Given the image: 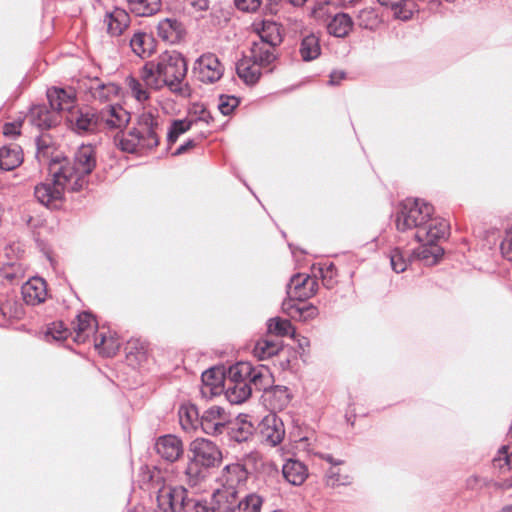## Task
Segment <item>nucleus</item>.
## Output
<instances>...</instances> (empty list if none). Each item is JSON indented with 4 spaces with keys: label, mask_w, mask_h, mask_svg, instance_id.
<instances>
[{
    "label": "nucleus",
    "mask_w": 512,
    "mask_h": 512,
    "mask_svg": "<svg viewBox=\"0 0 512 512\" xmlns=\"http://www.w3.org/2000/svg\"><path fill=\"white\" fill-rule=\"evenodd\" d=\"M96 167L95 150L91 145L80 146L73 161L60 154L53 156L48 165L51 179L34 189L36 199L45 206H56L65 192H78L88 185V175Z\"/></svg>",
    "instance_id": "obj_1"
},
{
    "label": "nucleus",
    "mask_w": 512,
    "mask_h": 512,
    "mask_svg": "<svg viewBox=\"0 0 512 512\" xmlns=\"http://www.w3.org/2000/svg\"><path fill=\"white\" fill-rule=\"evenodd\" d=\"M224 72V67L216 55L207 53L201 55L195 62L193 73L195 78L205 84L218 81Z\"/></svg>",
    "instance_id": "obj_6"
},
{
    "label": "nucleus",
    "mask_w": 512,
    "mask_h": 512,
    "mask_svg": "<svg viewBox=\"0 0 512 512\" xmlns=\"http://www.w3.org/2000/svg\"><path fill=\"white\" fill-rule=\"evenodd\" d=\"M48 334L55 340H64L68 336V330L64 328L62 323H53L52 327L48 329Z\"/></svg>",
    "instance_id": "obj_56"
},
{
    "label": "nucleus",
    "mask_w": 512,
    "mask_h": 512,
    "mask_svg": "<svg viewBox=\"0 0 512 512\" xmlns=\"http://www.w3.org/2000/svg\"><path fill=\"white\" fill-rule=\"evenodd\" d=\"M184 33L183 25L174 18H165L157 25V35L170 44L178 43L183 38Z\"/></svg>",
    "instance_id": "obj_22"
},
{
    "label": "nucleus",
    "mask_w": 512,
    "mask_h": 512,
    "mask_svg": "<svg viewBox=\"0 0 512 512\" xmlns=\"http://www.w3.org/2000/svg\"><path fill=\"white\" fill-rule=\"evenodd\" d=\"M253 427L250 424L243 423L238 428H233L231 438L236 442H244L252 435Z\"/></svg>",
    "instance_id": "obj_52"
},
{
    "label": "nucleus",
    "mask_w": 512,
    "mask_h": 512,
    "mask_svg": "<svg viewBox=\"0 0 512 512\" xmlns=\"http://www.w3.org/2000/svg\"><path fill=\"white\" fill-rule=\"evenodd\" d=\"M192 459L208 469L218 466L222 461V453L218 446L207 439L197 438L190 446Z\"/></svg>",
    "instance_id": "obj_7"
},
{
    "label": "nucleus",
    "mask_w": 512,
    "mask_h": 512,
    "mask_svg": "<svg viewBox=\"0 0 512 512\" xmlns=\"http://www.w3.org/2000/svg\"><path fill=\"white\" fill-rule=\"evenodd\" d=\"M263 67L254 63L250 56L242 58L236 65L238 76L248 85L258 82Z\"/></svg>",
    "instance_id": "obj_28"
},
{
    "label": "nucleus",
    "mask_w": 512,
    "mask_h": 512,
    "mask_svg": "<svg viewBox=\"0 0 512 512\" xmlns=\"http://www.w3.org/2000/svg\"><path fill=\"white\" fill-rule=\"evenodd\" d=\"M208 474L209 469L207 467L190 458L184 470L185 482L189 486L195 487L205 481Z\"/></svg>",
    "instance_id": "obj_33"
},
{
    "label": "nucleus",
    "mask_w": 512,
    "mask_h": 512,
    "mask_svg": "<svg viewBox=\"0 0 512 512\" xmlns=\"http://www.w3.org/2000/svg\"><path fill=\"white\" fill-rule=\"evenodd\" d=\"M318 289L316 278L306 274H295L287 285L289 297L304 301L314 296Z\"/></svg>",
    "instance_id": "obj_9"
},
{
    "label": "nucleus",
    "mask_w": 512,
    "mask_h": 512,
    "mask_svg": "<svg viewBox=\"0 0 512 512\" xmlns=\"http://www.w3.org/2000/svg\"><path fill=\"white\" fill-rule=\"evenodd\" d=\"M189 499L184 486L164 483L157 492L158 507L163 512H182Z\"/></svg>",
    "instance_id": "obj_5"
},
{
    "label": "nucleus",
    "mask_w": 512,
    "mask_h": 512,
    "mask_svg": "<svg viewBox=\"0 0 512 512\" xmlns=\"http://www.w3.org/2000/svg\"><path fill=\"white\" fill-rule=\"evenodd\" d=\"M500 249L503 257L508 261H512V227L506 232Z\"/></svg>",
    "instance_id": "obj_54"
},
{
    "label": "nucleus",
    "mask_w": 512,
    "mask_h": 512,
    "mask_svg": "<svg viewBox=\"0 0 512 512\" xmlns=\"http://www.w3.org/2000/svg\"><path fill=\"white\" fill-rule=\"evenodd\" d=\"M345 78V73L343 71H333L330 74L329 83L331 85L339 84L341 80Z\"/></svg>",
    "instance_id": "obj_63"
},
{
    "label": "nucleus",
    "mask_w": 512,
    "mask_h": 512,
    "mask_svg": "<svg viewBox=\"0 0 512 512\" xmlns=\"http://www.w3.org/2000/svg\"><path fill=\"white\" fill-rule=\"evenodd\" d=\"M299 53L305 62L318 58L321 54L319 38L315 34H309L303 37L300 43Z\"/></svg>",
    "instance_id": "obj_34"
},
{
    "label": "nucleus",
    "mask_w": 512,
    "mask_h": 512,
    "mask_svg": "<svg viewBox=\"0 0 512 512\" xmlns=\"http://www.w3.org/2000/svg\"><path fill=\"white\" fill-rule=\"evenodd\" d=\"M433 206L423 199L404 200L396 216V228L400 232L415 229V239L419 243H432L444 239L449 232L448 222L433 217Z\"/></svg>",
    "instance_id": "obj_3"
},
{
    "label": "nucleus",
    "mask_w": 512,
    "mask_h": 512,
    "mask_svg": "<svg viewBox=\"0 0 512 512\" xmlns=\"http://www.w3.org/2000/svg\"><path fill=\"white\" fill-rule=\"evenodd\" d=\"M23 162L22 148L17 144H10L0 148V169L10 171Z\"/></svg>",
    "instance_id": "obj_26"
},
{
    "label": "nucleus",
    "mask_w": 512,
    "mask_h": 512,
    "mask_svg": "<svg viewBox=\"0 0 512 512\" xmlns=\"http://www.w3.org/2000/svg\"><path fill=\"white\" fill-rule=\"evenodd\" d=\"M261 2V0H235V5L239 10L254 12L260 7Z\"/></svg>",
    "instance_id": "obj_55"
},
{
    "label": "nucleus",
    "mask_w": 512,
    "mask_h": 512,
    "mask_svg": "<svg viewBox=\"0 0 512 512\" xmlns=\"http://www.w3.org/2000/svg\"><path fill=\"white\" fill-rule=\"evenodd\" d=\"M259 432L262 441L269 446H277L285 436L282 420L275 414H268L259 423Z\"/></svg>",
    "instance_id": "obj_10"
},
{
    "label": "nucleus",
    "mask_w": 512,
    "mask_h": 512,
    "mask_svg": "<svg viewBox=\"0 0 512 512\" xmlns=\"http://www.w3.org/2000/svg\"><path fill=\"white\" fill-rule=\"evenodd\" d=\"M382 6L389 8L396 19L409 20L419 6L414 0H377Z\"/></svg>",
    "instance_id": "obj_24"
},
{
    "label": "nucleus",
    "mask_w": 512,
    "mask_h": 512,
    "mask_svg": "<svg viewBox=\"0 0 512 512\" xmlns=\"http://www.w3.org/2000/svg\"><path fill=\"white\" fill-rule=\"evenodd\" d=\"M281 349L282 345L279 341L260 339L256 342L253 353L257 358L264 360L278 354Z\"/></svg>",
    "instance_id": "obj_40"
},
{
    "label": "nucleus",
    "mask_w": 512,
    "mask_h": 512,
    "mask_svg": "<svg viewBox=\"0 0 512 512\" xmlns=\"http://www.w3.org/2000/svg\"><path fill=\"white\" fill-rule=\"evenodd\" d=\"M47 98L50 108L58 114L64 111L69 114L74 109L75 95L72 90L53 87L47 90Z\"/></svg>",
    "instance_id": "obj_20"
},
{
    "label": "nucleus",
    "mask_w": 512,
    "mask_h": 512,
    "mask_svg": "<svg viewBox=\"0 0 512 512\" xmlns=\"http://www.w3.org/2000/svg\"><path fill=\"white\" fill-rule=\"evenodd\" d=\"M190 5L195 11H207L209 9V0H191Z\"/></svg>",
    "instance_id": "obj_61"
},
{
    "label": "nucleus",
    "mask_w": 512,
    "mask_h": 512,
    "mask_svg": "<svg viewBox=\"0 0 512 512\" xmlns=\"http://www.w3.org/2000/svg\"><path fill=\"white\" fill-rule=\"evenodd\" d=\"M390 265L396 273L404 272L411 261V256L405 257L404 252L399 248H394L389 254Z\"/></svg>",
    "instance_id": "obj_48"
},
{
    "label": "nucleus",
    "mask_w": 512,
    "mask_h": 512,
    "mask_svg": "<svg viewBox=\"0 0 512 512\" xmlns=\"http://www.w3.org/2000/svg\"><path fill=\"white\" fill-rule=\"evenodd\" d=\"M192 121L187 119L174 120L167 132V140L170 144L174 143L178 137L190 130Z\"/></svg>",
    "instance_id": "obj_49"
},
{
    "label": "nucleus",
    "mask_w": 512,
    "mask_h": 512,
    "mask_svg": "<svg viewBox=\"0 0 512 512\" xmlns=\"http://www.w3.org/2000/svg\"><path fill=\"white\" fill-rule=\"evenodd\" d=\"M313 273L315 276L317 274L320 275V277L322 278L323 285L328 289L333 288L337 282L336 281V276H337L336 267L331 262L319 263L317 266L314 265Z\"/></svg>",
    "instance_id": "obj_43"
},
{
    "label": "nucleus",
    "mask_w": 512,
    "mask_h": 512,
    "mask_svg": "<svg viewBox=\"0 0 512 512\" xmlns=\"http://www.w3.org/2000/svg\"><path fill=\"white\" fill-rule=\"evenodd\" d=\"M284 479L294 486L302 485L307 479L309 472L307 466L298 459H287L282 466Z\"/></svg>",
    "instance_id": "obj_21"
},
{
    "label": "nucleus",
    "mask_w": 512,
    "mask_h": 512,
    "mask_svg": "<svg viewBox=\"0 0 512 512\" xmlns=\"http://www.w3.org/2000/svg\"><path fill=\"white\" fill-rule=\"evenodd\" d=\"M229 422V415L219 406L206 409L200 417V426L204 433L209 435L221 434Z\"/></svg>",
    "instance_id": "obj_11"
},
{
    "label": "nucleus",
    "mask_w": 512,
    "mask_h": 512,
    "mask_svg": "<svg viewBox=\"0 0 512 512\" xmlns=\"http://www.w3.org/2000/svg\"><path fill=\"white\" fill-rule=\"evenodd\" d=\"M254 30L258 36L259 42L267 44L268 47H279L283 41L280 25L270 20H264L261 23L254 24Z\"/></svg>",
    "instance_id": "obj_17"
},
{
    "label": "nucleus",
    "mask_w": 512,
    "mask_h": 512,
    "mask_svg": "<svg viewBox=\"0 0 512 512\" xmlns=\"http://www.w3.org/2000/svg\"><path fill=\"white\" fill-rule=\"evenodd\" d=\"M358 25L365 29H374L378 25V16L373 9H363L357 17Z\"/></svg>",
    "instance_id": "obj_50"
},
{
    "label": "nucleus",
    "mask_w": 512,
    "mask_h": 512,
    "mask_svg": "<svg viewBox=\"0 0 512 512\" xmlns=\"http://www.w3.org/2000/svg\"><path fill=\"white\" fill-rule=\"evenodd\" d=\"M298 343L301 349H305L306 347L309 346V340L306 337L298 339Z\"/></svg>",
    "instance_id": "obj_64"
},
{
    "label": "nucleus",
    "mask_w": 512,
    "mask_h": 512,
    "mask_svg": "<svg viewBox=\"0 0 512 512\" xmlns=\"http://www.w3.org/2000/svg\"><path fill=\"white\" fill-rule=\"evenodd\" d=\"M251 370V363L249 362H238L231 366L228 371V376L225 377V381H236L248 382V376Z\"/></svg>",
    "instance_id": "obj_45"
},
{
    "label": "nucleus",
    "mask_w": 512,
    "mask_h": 512,
    "mask_svg": "<svg viewBox=\"0 0 512 512\" xmlns=\"http://www.w3.org/2000/svg\"><path fill=\"white\" fill-rule=\"evenodd\" d=\"M318 456L330 464V466H341L344 461L341 459L334 458L331 454L319 453Z\"/></svg>",
    "instance_id": "obj_62"
},
{
    "label": "nucleus",
    "mask_w": 512,
    "mask_h": 512,
    "mask_svg": "<svg viewBox=\"0 0 512 512\" xmlns=\"http://www.w3.org/2000/svg\"><path fill=\"white\" fill-rule=\"evenodd\" d=\"M318 315V309L313 305L301 306L298 318L301 321L314 319Z\"/></svg>",
    "instance_id": "obj_57"
},
{
    "label": "nucleus",
    "mask_w": 512,
    "mask_h": 512,
    "mask_svg": "<svg viewBox=\"0 0 512 512\" xmlns=\"http://www.w3.org/2000/svg\"><path fill=\"white\" fill-rule=\"evenodd\" d=\"M237 512H261L263 499L256 493H249L243 499H238Z\"/></svg>",
    "instance_id": "obj_46"
},
{
    "label": "nucleus",
    "mask_w": 512,
    "mask_h": 512,
    "mask_svg": "<svg viewBox=\"0 0 512 512\" xmlns=\"http://www.w3.org/2000/svg\"><path fill=\"white\" fill-rule=\"evenodd\" d=\"M95 347L100 353L110 357L114 355L118 349V343L113 337H107L105 334L100 333L95 336Z\"/></svg>",
    "instance_id": "obj_47"
},
{
    "label": "nucleus",
    "mask_w": 512,
    "mask_h": 512,
    "mask_svg": "<svg viewBox=\"0 0 512 512\" xmlns=\"http://www.w3.org/2000/svg\"><path fill=\"white\" fill-rule=\"evenodd\" d=\"M239 103V98L233 95L223 94L219 96L218 109L223 115L227 116L234 111V109L239 105Z\"/></svg>",
    "instance_id": "obj_51"
},
{
    "label": "nucleus",
    "mask_w": 512,
    "mask_h": 512,
    "mask_svg": "<svg viewBox=\"0 0 512 512\" xmlns=\"http://www.w3.org/2000/svg\"><path fill=\"white\" fill-rule=\"evenodd\" d=\"M100 128L120 129L130 121V114L122 106L108 105L98 112Z\"/></svg>",
    "instance_id": "obj_12"
},
{
    "label": "nucleus",
    "mask_w": 512,
    "mask_h": 512,
    "mask_svg": "<svg viewBox=\"0 0 512 512\" xmlns=\"http://www.w3.org/2000/svg\"><path fill=\"white\" fill-rule=\"evenodd\" d=\"M97 329V322L93 315L89 312H82L77 316V320L74 326L75 330V341L85 342L86 339L94 334Z\"/></svg>",
    "instance_id": "obj_29"
},
{
    "label": "nucleus",
    "mask_w": 512,
    "mask_h": 512,
    "mask_svg": "<svg viewBox=\"0 0 512 512\" xmlns=\"http://www.w3.org/2000/svg\"><path fill=\"white\" fill-rule=\"evenodd\" d=\"M278 47H268L267 44H262L253 41L250 47V57L253 62L262 66L263 68L270 67L278 58Z\"/></svg>",
    "instance_id": "obj_23"
},
{
    "label": "nucleus",
    "mask_w": 512,
    "mask_h": 512,
    "mask_svg": "<svg viewBox=\"0 0 512 512\" xmlns=\"http://www.w3.org/2000/svg\"><path fill=\"white\" fill-rule=\"evenodd\" d=\"M133 53L141 58L149 57L154 49L153 38L145 32H136L129 41Z\"/></svg>",
    "instance_id": "obj_32"
},
{
    "label": "nucleus",
    "mask_w": 512,
    "mask_h": 512,
    "mask_svg": "<svg viewBox=\"0 0 512 512\" xmlns=\"http://www.w3.org/2000/svg\"><path fill=\"white\" fill-rule=\"evenodd\" d=\"M353 21L346 13L336 14L328 24V31L335 37H345L352 30Z\"/></svg>",
    "instance_id": "obj_35"
},
{
    "label": "nucleus",
    "mask_w": 512,
    "mask_h": 512,
    "mask_svg": "<svg viewBox=\"0 0 512 512\" xmlns=\"http://www.w3.org/2000/svg\"><path fill=\"white\" fill-rule=\"evenodd\" d=\"M272 382V375L266 366H252L248 376V383L255 390L267 391L270 388Z\"/></svg>",
    "instance_id": "obj_31"
},
{
    "label": "nucleus",
    "mask_w": 512,
    "mask_h": 512,
    "mask_svg": "<svg viewBox=\"0 0 512 512\" xmlns=\"http://www.w3.org/2000/svg\"><path fill=\"white\" fill-rule=\"evenodd\" d=\"M238 491L218 488L212 495L211 508L213 512H237Z\"/></svg>",
    "instance_id": "obj_19"
},
{
    "label": "nucleus",
    "mask_w": 512,
    "mask_h": 512,
    "mask_svg": "<svg viewBox=\"0 0 512 512\" xmlns=\"http://www.w3.org/2000/svg\"><path fill=\"white\" fill-rule=\"evenodd\" d=\"M104 22L107 25V32L111 36H120L128 28L130 16L125 10L115 8L106 14Z\"/></svg>",
    "instance_id": "obj_25"
},
{
    "label": "nucleus",
    "mask_w": 512,
    "mask_h": 512,
    "mask_svg": "<svg viewBox=\"0 0 512 512\" xmlns=\"http://www.w3.org/2000/svg\"><path fill=\"white\" fill-rule=\"evenodd\" d=\"M201 381L200 393L206 399L218 396L224 391L226 381L221 369L210 368L204 371Z\"/></svg>",
    "instance_id": "obj_15"
},
{
    "label": "nucleus",
    "mask_w": 512,
    "mask_h": 512,
    "mask_svg": "<svg viewBox=\"0 0 512 512\" xmlns=\"http://www.w3.org/2000/svg\"><path fill=\"white\" fill-rule=\"evenodd\" d=\"M179 421L182 428L186 431L196 428L200 424L199 412L195 405L185 404L179 408Z\"/></svg>",
    "instance_id": "obj_38"
},
{
    "label": "nucleus",
    "mask_w": 512,
    "mask_h": 512,
    "mask_svg": "<svg viewBox=\"0 0 512 512\" xmlns=\"http://www.w3.org/2000/svg\"><path fill=\"white\" fill-rule=\"evenodd\" d=\"M182 512H213L211 507L199 500L189 498Z\"/></svg>",
    "instance_id": "obj_53"
},
{
    "label": "nucleus",
    "mask_w": 512,
    "mask_h": 512,
    "mask_svg": "<svg viewBox=\"0 0 512 512\" xmlns=\"http://www.w3.org/2000/svg\"><path fill=\"white\" fill-rule=\"evenodd\" d=\"M223 393L231 404H240L249 398L252 387L248 382L226 381Z\"/></svg>",
    "instance_id": "obj_27"
},
{
    "label": "nucleus",
    "mask_w": 512,
    "mask_h": 512,
    "mask_svg": "<svg viewBox=\"0 0 512 512\" xmlns=\"http://www.w3.org/2000/svg\"><path fill=\"white\" fill-rule=\"evenodd\" d=\"M187 62L177 51H166L156 59L147 61L138 70V76L126 79L133 98L139 103L150 99V90L160 91L167 88L178 97H189L191 89L185 78Z\"/></svg>",
    "instance_id": "obj_2"
},
{
    "label": "nucleus",
    "mask_w": 512,
    "mask_h": 512,
    "mask_svg": "<svg viewBox=\"0 0 512 512\" xmlns=\"http://www.w3.org/2000/svg\"><path fill=\"white\" fill-rule=\"evenodd\" d=\"M161 131L160 116L145 111L138 116L131 129L118 133L114 141L123 152L143 154L158 146Z\"/></svg>",
    "instance_id": "obj_4"
},
{
    "label": "nucleus",
    "mask_w": 512,
    "mask_h": 512,
    "mask_svg": "<svg viewBox=\"0 0 512 512\" xmlns=\"http://www.w3.org/2000/svg\"><path fill=\"white\" fill-rule=\"evenodd\" d=\"M270 405L274 409H283L290 402V393L286 386L277 385L266 391Z\"/></svg>",
    "instance_id": "obj_37"
},
{
    "label": "nucleus",
    "mask_w": 512,
    "mask_h": 512,
    "mask_svg": "<svg viewBox=\"0 0 512 512\" xmlns=\"http://www.w3.org/2000/svg\"><path fill=\"white\" fill-rule=\"evenodd\" d=\"M30 123L41 130L49 129L58 123V113L45 104L34 105L28 114Z\"/></svg>",
    "instance_id": "obj_18"
},
{
    "label": "nucleus",
    "mask_w": 512,
    "mask_h": 512,
    "mask_svg": "<svg viewBox=\"0 0 512 512\" xmlns=\"http://www.w3.org/2000/svg\"><path fill=\"white\" fill-rule=\"evenodd\" d=\"M293 300H294V298L290 297V300L284 301L282 304V310L289 317L297 319L300 309H301V306L294 304Z\"/></svg>",
    "instance_id": "obj_58"
},
{
    "label": "nucleus",
    "mask_w": 512,
    "mask_h": 512,
    "mask_svg": "<svg viewBox=\"0 0 512 512\" xmlns=\"http://www.w3.org/2000/svg\"><path fill=\"white\" fill-rule=\"evenodd\" d=\"M90 94L94 100L104 103L118 97L120 88L115 83H101L95 80L90 86Z\"/></svg>",
    "instance_id": "obj_30"
},
{
    "label": "nucleus",
    "mask_w": 512,
    "mask_h": 512,
    "mask_svg": "<svg viewBox=\"0 0 512 512\" xmlns=\"http://www.w3.org/2000/svg\"><path fill=\"white\" fill-rule=\"evenodd\" d=\"M437 241L432 243H421L422 246L414 251L413 255L426 262V264L432 265L437 263L440 257H442L444 250L438 246Z\"/></svg>",
    "instance_id": "obj_36"
},
{
    "label": "nucleus",
    "mask_w": 512,
    "mask_h": 512,
    "mask_svg": "<svg viewBox=\"0 0 512 512\" xmlns=\"http://www.w3.org/2000/svg\"><path fill=\"white\" fill-rule=\"evenodd\" d=\"M268 332L276 336H290L296 338V332L291 322L287 319H281L279 317L271 318L268 321Z\"/></svg>",
    "instance_id": "obj_44"
},
{
    "label": "nucleus",
    "mask_w": 512,
    "mask_h": 512,
    "mask_svg": "<svg viewBox=\"0 0 512 512\" xmlns=\"http://www.w3.org/2000/svg\"><path fill=\"white\" fill-rule=\"evenodd\" d=\"M157 454L169 462H174L183 454V443L175 435H164L155 443Z\"/></svg>",
    "instance_id": "obj_16"
},
{
    "label": "nucleus",
    "mask_w": 512,
    "mask_h": 512,
    "mask_svg": "<svg viewBox=\"0 0 512 512\" xmlns=\"http://www.w3.org/2000/svg\"><path fill=\"white\" fill-rule=\"evenodd\" d=\"M132 12L138 16H151L161 8V0H127Z\"/></svg>",
    "instance_id": "obj_39"
},
{
    "label": "nucleus",
    "mask_w": 512,
    "mask_h": 512,
    "mask_svg": "<svg viewBox=\"0 0 512 512\" xmlns=\"http://www.w3.org/2000/svg\"><path fill=\"white\" fill-rule=\"evenodd\" d=\"M21 123L19 122H9L5 123L3 126V133L6 136L16 137L20 134Z\"/></svg>",
    "instance_id": "obj_59"
},
{
    "label": "nucleus",
    "mask_w": 512,
    "mask_h": 512,
    "mask_svg": "<svg viewBox=\"0 0 512 512\" xmlns=\"http://www.w3.org/2000/svg\"><path fill=\"white\" fill-rule=\"evenodd\" d=\"M66 121L70 129L79 135L94 133L101 129L98 113L90 109L74 108L67 114Z\"/></svg>",
    "instance_id": "obj_8"
},
{
    "label": "nucleus",
    "mask_w": 512,
    "mask_h": 512,
    "mask_svg": "<svg viewBox=\"0 0 512 512\" xmlns=\"http://www.w3.org/2000/svg\"><path fill=\"white\" fill-rule=\"evenodd\" d=\"M324 480L325 484L332 488L338 486H347L352 483V478L350 475L343 473L340 466H330L326 470Z\"/></svg>",
    "instance_id": "obj_42"
},
{
    "label": "nucleus",
    "mask_w": 512,
    "mask_h": 512,
    "mask_svg": "<svg viewBox=\"0 0 512 512\" xmlns=\"http://www.w3.org/2000/svg\"><path fill=\"white\" fill-rule=\"evenodd\" d=\"M508 436L512 439V425L510 426ZM492 464L500 473L512 470V451L509 452L508 446L504 445L498 450L497 455L492 460Z\"/></svg>",
    "instance_id": "obj_41"
},
{
    "label": "nucleus",
    "mask_w": 512,
    "mask_h": 512,
    "mask_svg": "<svg viewBox=\"0 0 512 512\" xmlns=\"http://www.w3.org/2000/svg\"><path fill=\"white\" fill-rule=\"evenodd\" d=\"M248 478V472L243 464L232 463L226 465L218 477L220 488L227 490H237L240 485H243Z\"/></svg>",
    "instance_id": "obj_14"
},
{
    "label": "nucleus",
    "mask_w": 512,
    "mask_h": 512,
    "mask_svg": "<svg viewBox=\"0 0 512 512\" xmlns=\"http://www.w3.org/2000/svg\"><path fill=\"white\" fill-rule=\"evenodd\" d=\"M21 293L26 304L31 306L42 304L48 297L46 281L41 277H31L22 285Z\"/></svg>",
    "instance_id": "obj_13"
},
{
    "label": "nucleus",
    "mask_w": 512,
    "mask_h": 512,
    "mask_svg": "<svg viewBox=\"0 0 512 512\" xmlns=\"http://www.w3.org/2000/svg\"><path fill=\"white\" fill-rule=\"evenodd\" d=\"M196 145L195 141L193 139H189L186 142H184L182 145H180L174 152V156L181 155L188 150L192 149Z\"/></svg>",
    "instance_id": "obj_60"
}]
</instances>
